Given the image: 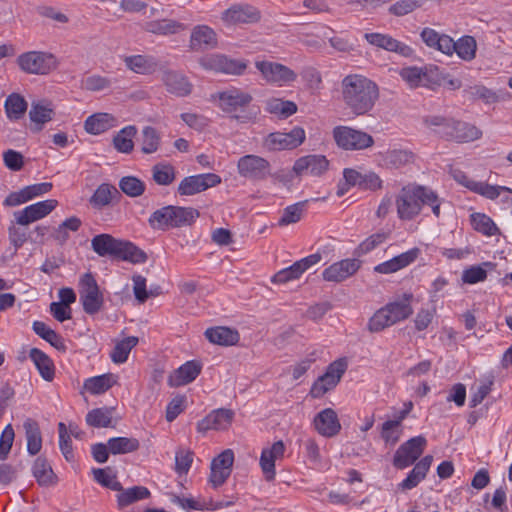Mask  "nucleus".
Returning <instances> with one entry per match:
<instances>
[{
    "label": "nucleus",
    "instance_id": "56",
    "mask_svg": "<svg viewBox=\"0 0 512 512\" xmlns=\"http://www.w3.org/2000/svg\"><path fill=\"white\" fill-rule=\"evenodd\" d=\"M145 187V183L135 176H125L119 181L121 191L132 198L141 196Z\"/></svg>",
    "mask_w": 512,
    "mask_h": 512
},
{
    "label": "nucleus",
    "instance_id": "46",
    "mask_svg": "<svg viewBox=\"0 0 512 512\" xmlns=\"http://www.w3.org/2000/svg\"><path fill=\"white\" fill-rule=\"evenodd\" d=\"M265 109L270 114L285 119L297 112V105L292 101L273 98L266 102Z\"/></svg>",
    "mask_w": 512,
    "mask_h": 512
},
{
    "label": "nucleus",
    "instance_id": "21",
    "mask_svg": "<svg viewBox=\"0 0 512 512\" xmlns=\"http://www.w3.org/2000/svg\"><path fill=\"white\" fill-rule=\"evenodd\" d=\"M329 162L323 155H306L295 161L293 171L297 175L320 176L327 171Z\"/></svg>",
    "mask_w": 512,
    "mask_h": 512
},
{
    "label": "nucleus",
    "instance_id": "11",
    "mask_svg": "<svg viewBox=\"0 0 512 512\" xmlns=\"http://www.w3.org/2000/svg\"><path fill=\"white\" fill-rule=\"evenodd\" d=\"M426 446L427 440L424 436L419 435L410 438L396 450L392 461L393 466L396 469L403 470L413 465L423 454Z\"/></svg>",
    "mask_w": 512,
    "mask_h": 512
},
{
    "label": "nucleus",
    "instance_id": "55",
    "mask_svg": "<svg viewBox=\"0 0 512 512\" xmlns=\"http://www.w3.org/2000/svg\"><path fill=\"white\" fill-rule=\"evenodd\" d=\"M454 45L453 53L456 52L461 59L465 61L474 59L477 48L474 37L463 36L458 41H454Z\"/></svg>",
    "mask_w": 512,
    "mask_h": 512
},
{
    "label": "nucleus",
    "instance_id": "12",
    "mask_svg": "<svg viewBox=\"0 0 512 512\" xmlns=\"http://www.w3.org/2000/svg\"><path fill=\"white\" fill-rule=\"evenodd\" d=\"M347 369V363L344 359L332 362L325 374L320 376L312 385L310 395L313 398H320L328 391L332 390L340 381L342 375Z\"/></svg>",
    "mask_w": 512,
    "mask_h": 512
},
{
    "label": "nucleus",
    "instance_id": "40",
    "mask_svg": "<svg viewBox=\"0 0 512 512\" xmlns=\"http://www.w3.org/2000/svg\"><path fill=\"white\" fill-rule=\"evenodd\" d=\"M117 383V376L107 373L87 379L84 388L93 395L105 393Z\"/></svg>",
    "mask_w": 512,
    "mask_h": 512
},
{
    "label": "nucleus",
    "instance_id": "51",
    "mask_svg": "<svg viewBox=\"0 0 512 512\" xmlns=\"http://www.w3.org/2000/svg\"><path fill=\"white\" fill-rule=\"evenodd\" d=\"M403 426L398 421L387 420L380 429V436L386 445L394 446L401 438Z\"/></svg>",
    "mask_w": 512,
    "mask_h": 512
},
{
    "label": "nucleus",
    "instance_id": "61",
    "mask_svg": "<svg viewBox=\"0 0 512 512\" xmlns=\"http://www.w3.org/2000/svg\"><path fill=\"white\" fill-rule=\"evenodd\" d=\"M394 325L387 310L382 307L374 313L368 323V329L371 332H380L387 327Z\"/></svg>",
    "mask_w": 512,
    "mask_h": 512
},
{
    "label": "nucleus",
    "instance_id": "9",
    "mask_svg": "<svg viewBox=\"0 0 512 512\" xmlns=\"http://www.w3.org/2000/svg\"><path fill=\"white\" fill-rule=\"evenodd\" d=\"M333 138L336 144L344 150H364L374 144V139L370 134L348 126L335 127Z\"/></svg>",
    "mask_w": 512,
    "mask_h": 512
},
{
    "label": "nucleus",
    "instance_id": "23",
    "mask_svg": "<svg viewBox=\"0 0 512 512\" xmlns=\"http://www.w3.org/2000/svg\"><path fill=\"white\" fill-rule=\"evenodd\" d=\"M313 425L321 436L327 438L336 436L341 430L337 413L332 408H325L316 414Z\"/></svg>",
    "mask_w": 512,
    "mask_h": 512
},
{
    "label": "nucleus",
    "instance_id": "4",
    "mask_svg": "<svg viewBox=\"0 0 512 512\" xmlns=\"http://www.w3.org/2000/svg\"><path fill=\"white\" fill-rule=\"evenodd\" d=\"M424 123L434 127V131L441 137L459 143L474 141L482 136L481 130L475 125L452 118L427 116Z\"/></svg>",
    "mask_w": 512,
    "mask_h": 512
},
{
    "label": "nucleus",
    "instance_id": "2",
    "mask_svg": "<svg viewBox=\"0 0 512 512\" xmlns=\"http://www.w3.org/2000/svg\"><path fill=\"white\" fill-rule=\"evenodd\" d=\"M91 247L100 257L111 256L132 264H142L148 259L147 254L132 242L117 239L106 233L94 236Z\"/></svg>",
    "mask_w": 512,
    "mask_h": 512
},
{
    "label": "nucleus",
    "instance_id": "60",
    "mask_svg": "<svg viewBox=\"0 0 512 512\" xmlns=\"http://www.w3.org/2000/svg\"><path fill=\"white\" fill-rule=\"evenodd\" d=\"M160 136L155 128L146 126L142 130V152L145 154H152L159 148Z\"/></svg>",
    "mask_w": 512,
    "mask_h": 512
},
{
    "label": "nucleus",
    "instance_id": "53",
    "mask_svg": "<svg viewBox=\"0 0 512 512\" xmlns=\"http://www.w3.org/2000/svg\"><path fill=\"white\" fill-rule=\"evenodd\" d=\"M110 472V467L92 469L93 478L98 484L113 491L122 490V484L117 480L116 475Z\"/></svg>",
    "mask_w": 512,
    "mask_h": 512
},
{
    "label": "nucleus",
    "instance_id": "49",
    "mask_svg": "<svg viewBox=\"0 0 512 512\" xmlns=\"http://www.w3.org/2000/svg\"><path fill=\"white\" fill-rule=\"evenodd\" d=\"M471 225L477 232L486 236H494L499 232L494 221L484 213H472L470 215Z\"/></svg>",
    "mask_w": 512,
    "mask_h": 512
},
{
    "label": "nucleus",
    "instance_id": "52",
    "mask_svg": "<svg viewBox=\"0 0 512 512\" xmlns=\"http://www.w3.org/2000/svg\"><path fill=\"white\" fill-rule=\"evenodd\" d=\"M307 200L300 201L295 204L287 206L278 220L279 226H287L289 224L297 223L301 220L305 211Z\"/></svg>",
    "mask_w": 512,
    "mask_h": 512
},
{
    "label": "nucleus",
    "instance_id": "59",
    "mask_svg": "<svg viewBox=\"0 0 512 512\" xmlns=\"http://www.w3.org/2000/svg\"><path fill=\"white\" fill-rule=\"evenodd\" d=\"M464 93L470 100H482L487 104L494 103L498 100L496 93L483 85L471 86L465 89Z\"/></svg>",
    "mask_w": 512,
    "mask_h": 512
},
{
    "label": "nucleus",
    "instance_id": "17",
    "mask_svg": "<svg viewBox=\"0 0 512 512\" xmlns=\"http://www.w3.org/2000/svg\"><path fill=\"white\" fill-rule=\"evenodd\" d=\"M58 205L57 200L47 199L26 206L24 209L15 211L14 218L18 225L27 226L50 214Z\"/></svg>",
    "mask_w": 512,
    "mask_h": 512
},
{
    "label": "nucleus",
    "instance_id": "13",
    "mask_svg": "<svg viewBox=\"0 0 512 512\" xmlns=\"http://www.w3.org/2000/svg\"><path fill=\"white\" fill-rule=\"evenodd\" d=\"M305 140V131L296 126L290 132L270 133L263 142L266 149L270 151L294 149L301 145Z\"/></svg>",
    "mask_w": 512,
    "mask_h": 512
},
{
    "label": "nucleus",
    "instance_id": "39",
    "mask_svg": "<svg viewBox=\"0 0 512 512\" xmlns=\"http://www.w3.org/2000/svg\"><path fill=\"white\" fill-rule=\"evenodd\" d=\"M185 28L183 23L171 19L149 21L144 26L147 32L159 35L176 34Z\"/></svg>",
    "mask_w": 512,
    "mask_h": 512
},
{
    "label": "nucleus",
    "instance_id": "15",
    "mask_svg": "<svg viewBox=\"0 0 512 512\" xmlns=\"http://www.w3.org/2000/svg\"><path fill=\"white\" fill-rule=\"evenodd\" d=\"M452 175L454 180L462 186L490 200L498 198L502 192L512 193V190L506 186L490 185L486 182L473 180L458 169L454 170Z\"/></svg>",
    "mask_w": 512,
    "mask_h": 512
},
{
    "label": "nucleus",
    "instance_id": "54",
    "mask_svg": "<svg viewBox=\"0 0 512 512\" xmlns=\"http://www.w3.org/2000/svg\"><path fill=\"white\" fill-rule=\"evenodd\" d=\"M152 176L158 185L167 186L175 180L176 171L170 164L158 163L152 168Z\"/></svg>",
    "mask_w": 512,
    "mask_h": 512
},
{
    "label": "nucleus",
    "instance_id": "50",
    "mask_svg": "<svg viewBox=\"0 0 512 512\" xmlns=\"http://www.w3.org/2000/svg\"><path fill=\"white\" fill-rule=\"evenodd\" d=\"M114 195H119L115 186L107 183L101 184L90 198V203L96 208L110 204Z\"/></svg>",
    "mask_w": 512,
    "mask_h": 512
},
{
    "label": "nucleus",
    "instance_id": "35",
    "mask_svg": "<svg viewBox=\"0 0 512 512\" xmlns=\"http://www.w3.org/2000/svg\"><path fill=\"white\" fill-rule=\"evenodd\" d=\"M411 299L412 294H404L402 300L394 301L384 306L394 324L405 320L412 315L413 309L410 304Z\"/></svg>",
    "mask_w": 512,
    "mask_h": 512
},
{
    "label": "nucleus",
    "instance_id": "1",
    "mask_svg": "<svg viewBox=\"0 0 512 512\" xmlns=\"http://www.w3.org/2000/svg\"><path fill=\"white\" fill-rule=\"evenodd\" d=\"M342 100L355 115H365L371 111L379 98L377 84L369 78L350 74L341 81Z\"/></svg>",
    "mask_w": 512,
    "mask_h": 512
},
{
    "label": "nucleus",
    "instance_id": "27",
    "mask_svg": "<svg viewBox=\"0 0 512 512\" xmlns=\"http://www.w3.org/2000/svg\"><path fill=\"white\" fill-rule=\"evenodd\" d=\"M420 36L422 41L429 48L436 49L446 55L453 54L455 45L454 40L450 36L446 34H440L436 30L429 27H425L421 31Z\"/></svg>",
    "mask_w": 512,
    "mask_h": 512
},
{
    "label": "nucleus",
    "instance_id": "43",
    "mask_svg": "<svg viewBox=\"0 0 512 512\" xmlns=\"http://www.w3.org/2000/svg\"><path fill=\"white\" fill-rule=\"evenodd\" d=\"M137 129L133 125L122 128L113 138L114 148L120 153H130L134 148L133 138Z\"/></svg>",
    "mask_w": 512,
    "mask_h": 512
},
{
    "label": "nucleus",
    "instance_id": "63",
    "mask_svg": "<svg viewBox=\"0 0 512 512\" xmlns=\"http://www.w3.org/2000/svg\"><path fill=\"white\" fill-rule=\"evenodd\" d=\"M389 236V233L386 232H377L368 238H366L364 241H362L357 249L356 252L358 255H364L372 250H374L376 247H378L380 244H382Z\"/></svg>",
    "mask_w": 512,
    "mask_h": 512
},
{
    "label": "nucleus",
    "instance_id": "48",
    "mask_svg": "<svg viewBox=\"0 0 512 512\" xmlns=\"http://www.w3.org/2000/svg\"><path fill=\"white\" fill-rule=\"evenodd\" d=\"M5 112L10 120H19L27 110V102L19 94H11L5 101Z\"/></svg>",
    "mask_w": 512,
    "mask_h": 512
},
{
    "label": "nucleus",
    "instance_id": "37",
    "mask_svg": "<svg viewBox=\"0 0 512 512\" xmlns=\"http://www.w3.org/2000/svg\"><path fill=\"white\" fill-rule=\"evenodd\" d=\"M116 491L119 492V494L116 496L119 509L128 507L137 501L147 499L151 495L148 488L144 486H133L127 489L122 487V490Z\"/></svg>",
    "mask_w": 512,
    "mask_h": 512
},
{
    "label": "nucleus",
    "instance_id": "41",
    "mask_svg": "<svg viewBox=\"0 0 512 512\" xmlns=\"http://www.w3.org/2000/svg\"><path fill=\"white\" fill-rule=\"evenodd\" d=\"M33 476L41 486H49L55 483L56 475L47 459L39 456L32 467Z\"/></svg>",
    "mask_w": 512,
    "mask_h": 512
},
{
    "label": "nucleus",
    "instance_id": "16",
    "mask_svg": "<svg viewBox=\"0 0 512 512\" xmlns=\"http://www.w3.org/2000/svg\"><path fill=\"white\" fill-rule=\"evenodd\" d=\"M255 66L267 82L278 84L279 86L293 82L297 78L293 70L280 63L256 61Z\"/></svg>",
    "mask_w": 512,
    "mask_h": 512
},
{
    "label": "nucleus",
    "instance_id": "30",
    "mask_svg": "<svg viewBox=\"0 0 512 512\" xmlns=\"http://www.w3.org/2000/svg\"><path fill=\"white\" fill-rule=\"evenodd\" d=\"M162 81L169 93L179 97H185L192 91V84L183 74L168 70L162 75Z\"/></svg>",
    "mask_w": 512,
    "mask_h": 512
},
{
    "label": "nucleus",
    "instance_id": "14",
    "mask_svg": "<svg viewBox=\"0 0 512 512\" xmlns=\"http://www.w3.org/2000/svg\"><path fill=\"white\" fill-rule=\"evenodd\" d=\"M221 183V177L214 173H203L187 176L178 185L177 193L181 196H192Z\"/></svg>",
    "mask_w": 512,
    "mask_h": 512
},
{
    "label": "nucleus",
    "instance_id": "33",
    "mask_svg": "<svg viewBox=\"0 0 512 512\" xmlns=\"http://www.w3.org/2000/svg\"><path fill=\"white\" fill-rule=\"evenodd\" d=\"M29 357L35 364L41 377L45 381L51 382L55 376V366L52 359L38 348H32L29 352Z\"/></svg>",
    "mask_w": 512,
    "mask_h": 512
},
{
    "label": "nucleus",
    "instance_id": "62",
    "mask_svg": "<svg viewBox=\"0 0 512 512\" xmlns=\"http://www.w3.org/2000/svg\"><path fill=\"white\" fill-rule=\"evenodd\" d=\"M59 432V448L64 458L68 462L74 461V453L72 448V441L69 433L67 432L66 425L63 422L58 424Z\"/></svg>",
    "mask_w": 512,
    "mask_h": 512
},
{
    "label": "nucleus",
    "instance_id": "58",
    "mask_svg": "<svg viewBox=\"0 0 512 512\" xmlns=\"http://www.w3.org/2000/svg\"><path fill=\"white\" fill-rule=\"evenodd\" d=\"M414 159L412 152L408 150L394 149L386 152L384 161L386 165L392 168L402 167Z\"/></svg>",
    "mask_w": 512,
    "mask_h": 512
},
{
    "label": "nucleus",
    "instance_id": "29",
    "mask_svg": "<svg viewBox=\"0 0 512 512\" xmlns=\"http://www.w3.org/2000/svg\"><path fill=\"white\" fill-rule=\"evenodd\" d=\"M432 462L433 457L431 455L424 456L415 464L413 469L408 473L407 477L398 484V488L402 491L415 488L422 480L425 479Z\"/></svg>",
    "mask_w": 512,
    "mask_h": 512
},
{
    "label": "nucleus",
    "instance_id": "57",
    "mask_svg": "<svg viewBox=\"0 0 512 512\" xmlns=\"http://www.w3.org/2000/svg\"><path fill=\"white\" fill-rule=\"evenodd\" d=\"M110 115L97 113L89 116L84 123L85 130L90 134H100L109 128Z\"/></svg>",
    "mask_w": 512,
    "mask_h": 512
},
{
    "label": "nucleus",
    "instance_id": "31",
    "mask_svg": "<svg viewBox=\"0 0 512 512\" xmlns=\"http://www.w3.org/2000/svg\"><path fill=\"white\" fill-rule=\"evenodd\" d=\"M217 44L215 32L206 25L196 26L191 34L190 47L193 50L213 48Z\"/></svg>",
    "mask_w": 512,
    "mask_h": 512
},
{
    "label": "nucleus",
    "instance_id": "36",
    "mask_svg": "<svg viewBox=\"0 0 512 512\" xmlns=\"http://www.w3.org/2000/svg\"><path fill=\"white\" fill-rule=\"evenodd\" d=\"M126 66L138 74H151L158 68V61L153 56L132 55L125 58Z\"/></svg>",
    "mask_w": 512,
    "mask_h": 512
},
{
    "label": "nucleus",
    "instance_id": "25",
    "mask_svg": "<svg viewBox=\"0 0 512 512\" xmlns=\"http://www.w3.org/2000/svg\"><path fill=\"white\" fill-rule=\"evenodd\" d=\"M233 416L234 413L229 409L221 408L214 410L197 423V430L200 433H205L212 429L225 430L230 426Z\"/></svg>",
    "mask_w": 512,
    "mask_h": 512
},
{
    "label": "nucleus",
    "instance_id": "32",
    "mask_svg": "<svg viewBox=\"0 0 512 512\" xmlns=\"http://www.w3.org/2000/svg\"><path fill=\"white\" fill-rule=\"evenodd\" d=\"M205 336L211 343L221 346H231L239 341L238 331L224 326L208 328Z\"/></svg>",
    "mask_w": 512,
    "mask_h": 512
},
{
    "label": "nucleus",
    "instance_id": "3",
    "mask_svg": "<svg viewBox=\"0 0 512 512\" xmlns=\"http://www.w3.org/2000/svg\"><path fill=\"white\" fill-rule=\"evenodd\" d=\"M200 212L193 207L168 205L155 210L148 223L156 230H169L191 226L199 218Z\"/></svg>",
    "mask_w": 512,
    "mask_h": 512
},
{
    "label": "nucleus",
    "instance_id": "22",
    "mask_svg": "<svg viewBox=\"0 0 512 512\" xmlns=\"http://www.w3.org/2000/svg\"><path fill=\"white\" fill-rule=\"evenodd\" d=\"M358 259H344L333 263L322 272L323 279L328 282H342L355 274L360 268Z\"/></svg>",
    "mask_w": 512,
    "mask_h": 512
},
{
    "label": "nucleus",
    "instance_id": "47",
    "mask_svg": "<svg viewBox=\"0 0 512 512\" xmlns=\"http://www.w3.org/2000/svg\"><path fill=\"white\" fill-rule=\"evenodd\" d=\"M108 447L110 453L114 455L126 454L138 450L140 443L138 439L132 437H114L108 440Z\"/></svg>",
    "mask_w": 512,
    "mask_h": 512
},
{
    "label": "nucleus",
    "instance_id": "8",
    "mask_svg": "<svg viewBox=\"0 0 512 512\" xmlns=\"http://www.w3.org/2000/svg\"><path fill=\"white\" fill-rule=\"evenodd\" d=\"M79 296L86 314L94 315L102 309L104 298L92 273L87 272L80 277Z\"/></svg>",
    "mask_w": 512,
    "mask_h": 512
},
{
    "label": "nucleus",
    "instance_id": "34",
    "mask_svg": "<svg viewBox=\"0 0 512 512\" xmlns=\"http://www.w3.org/2000/svg\"><path fill=\"white\" fill-rule=\"evenodd\" d=\"M54 110L49 103L33 102L29 111L30 120L35 124L33 131L39 132L45 123L52 120Z\"/></svg>",
    "mask_w": 512,
    "mask_h": 512
},
{
    "label": "nucleus",
    "instance_id": "26",
    "mask_svg": "<svg viewBox=\"0 0 512 512\" xmlns=\"http://www.w3.org/2000/svg\"><path fill=\"white\" fill-rule=\"evenodd\" d=\"M202 365L196 360L187 361L176 369L168 378L171 387H179L193 382L201 373Z\"/></svg>",
    "mask_w": 512,
    "mask_h": 512
},
{
    "label": "nucleus",
    "instance_id": "42",
    "mask_svg": "<svg viewBox=\"0 0 512 512\" xmlns=\"http://www.w3.org/2000/svg\"><path fill=\"white\" fill-rule=\"evenodd\" d=\"M33 331L42 339L47 341L51 346L59 351H65L66 345L63 338L53 329L48 327L42 321H34L32 325Z\"/></svg>",
    "mask_w": 512,
    "mask_h": 512
},
{
    "label": "nucleus",
    "instance_id": "38",
    "mask_svg": "<svg viewBox=\"0 0 512 512\" xmlns=\"http://www.w3.org/2000/svg\"><path fill=\"white\" fill-rule=\"evenodd\" d=\"M23 427L27 440V451L30 455H37L42 448V436L37 421L28 418L24 421Z\"/></svg>",
    "mask_w": 512,
    "mask_h": 512
},
{
    "label": "nucleus",
    "instance_id": "18",
    "mask_svg": "<svg viewBox=\"0 0 512 512\" xmlns=\"http://www.w3.org/2000/svg\"><path fill=\"white\" fill-rule=\"evenodd\" d=\"M200 64L206 70L210 69L215 72L232 75H242L247 68L245 61L231 59L225 55L204 57L201 59Z\"/></svg>",
    "mask_w": 512,
    "mask_h": 512
},
{
    "label": "nucleus",
    "instance_id": "5",
    "mask_svg": "<svg viewBox=\"0 0 512 512\" xmlns=\"http://www.w3.org/2000/svg\"><path fill=\"white\" fill-rule=\"evenodd\" d=\"M212 98L218 100V106L223 112L231 114V118L240 123H247L254 117L251 112L246 111L253 97L240 88H227L213 94Z\"/></svg>",
    "mask_w": 512,
    "mask_h": 512
},
{
    "label": "nucleus",
    "instance_id": "19",
    "mask_svg": "<svg viewBox=\"0 0 512 512\" xmlns=\"http://www.w3.org/2000/svg\"><path fill=\"white\" fill-rule=\"evenodd\" d=\"M238 172L242 177L262 180L269 174V162L257 155H245L238 160Z\"/></svg>",
    "mask_w": 512,
    "mask_h": 512
},
{
    "label": "nucleus",
    "instance_id": "45",
    "mask_svg": "<svg viewBox=\"0 0 512 512\" xmlns=\"http://www.w3.org/2000/svg\"><path fill=\"white\" fill-rule=\"evenodd\" d=\"M138 338L129 336L117 342L114 346L110 357L116 364H122L127 361L131 350L138 344Z\"/></svg>",
    "mask_w": 512,
    "mask_h": 512
},
{
    "label": "nucleus",
    "instance_id": "20",
    "mask_svg": "<svg viewBox=\"0 0 512 512\" xmlns=\"http://www.w3.org/2000/svg\"><path fill=\"white\" fill-rule=\"evenodd\" d=\"M364 38L367 42L378 48L395 52L403 57H411L413 55V49L403 42L396 40L387 34L381 33H366Z\"/></svg>",
    "mask_w": 512,
    "mask_h": 512
},
{
    "label": "nucleus",
    "instance_id": "10",
    "mask_svg": "<svg viewBox=\"0 0 512 512\" xmlns=\"http://www.w3.org/2000/svg\"><path fill=\"white\" fill-rule=\"evenodd\" d=\"M20 68L30 74L45 75L56 69V57L47 52L30 51L21 54L17 59Z\"/></svg>",
    "mask_w": 512,
    "mask_h": 512
},
{
    "label": "nucleus",
    "instance_id": "7",
    "mask_svg": "<svg viewBox=\"0 0 512 512\" xmlns=\"http://www.w3.org/2000/svg\"><path fill=\"white\" fill-rule=\"evenodd\" d=\"M401 78L412 87H428L441 85L445 79L440 69L435 65H425L424 67L409 66L400 70Z\"/></svg>",
    "mask_w": 512,
    "mask_h": 512
},
{
    "label": "nucleus",
    "instance_id": "24",
    "mask_svg": "<svg viewBox=\"0 0 512 512\" xmlns=\"http://www.w3.org/2000/svg\"><path fill=\"white\" fill-rule=\"evenodd\" d=\"M285 452V445L282 440L276 441L270 448H264L260 456V466L267 481L275 478V462L282 459Z\"/></svg>",
    "mask_w": 512,
    "mask_h": 512
},
{
    "label": "nucleus",
    "instance_id": "44",
    "mask_svg": "<svg viewBox=\"0 0 512 512\" xmlns=\"http://www.w3.org/2000/svg\"><path fill=\"white\" fill-rule=\"evenodd\" d=\"M86 423L95 428L112 426V409L108 407L95 408L86 414Z\"/></svg>",
    "mask_w": 512,
    "mask_h": 512
},
{
    "label": "nucleus",
    "instance_id": "64",
    "mask_svg": "<svg viewBox=\"0 0 512 512\" xmlns=\"http://www.w3.org/2000/svg\"><path fill=\"white\" fill-rule=\"evenodd\" d=\"M427 0H399L389 8V12L396 16H404L416 8L421 7Z\"/></svg>",
    "mask_w": 512,
    "mask_h": 512
},
{
    "label": "nucleus",
    "instance_id": "6",
    "mask_svg": "<svg viewBox=\"0 0 512 512\" xmlns=\"http://www.w3.org/2000/svg\"><path fill=\"white\" fill-rule=\"evenodd\" d=\"M425 186L403 187L396 198L397 214L401 220H412L421 212Z\"/></svg>",
    "mask_w": 512,
    "mask_h": 512
},
{
    "label": "nucleus",
    "instance_id": "28",
    "mask_svg": "<svg viewBox=\"0 0 512 512\" xmlns=\"http://www.w3.org/2000/svg\"><path fill=\"white\" fill-rule=\"evenodd\" d=\"M222 19L230 24L254 23L260 19V14L253 6L234 5L223 12Z\"/></svg>",
    "mask_w": 512,
    "mask_h": 512
}]
</instances>
